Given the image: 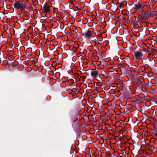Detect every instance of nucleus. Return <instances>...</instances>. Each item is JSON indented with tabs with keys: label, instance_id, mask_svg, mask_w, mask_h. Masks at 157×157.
<instances>
[{
	"label": "nucleus",
	"instance_id": "13",
	"mask_svg": "<svg viewBox=\"0 0 157 157\" xmlns=\"http://www.w3.org/2000/svg\"><path fill=\"white\" fill-rule=\"evenodd\" d=\"M101 111H100L99 113H98L96 114V115H98H98H100V116H101Z\"/></svg>",
	"mask_w": 157,
	"mask_h": 157
},
{
	"label": "nucleus",
	"instance_id": "59",
	"mask_svg": "<svg viewBox=\"0 0 157 157\" xmlns=\"http://www.w3.org/2000/svg\"><path fill=\"white\" fill-rule=\"evenodd\" d=\"M77 31H78V30H77V31H76V32H77Z\"/></svg>",
	"mask_w": 157,
	"mask_h": 157
},
{
	"label": "nucleus",
	"instance_id": "60",
	"mask_svg": "<svg viewBox=\"0 0 157 157\" xmlns=\"http://www.w3.org/2000/svg\"><path fill=\"white\" fill-rule=\"evenodd\" d=\"M77 31H78V30H77V31H76V32H77Z\"/></svg>",
	"mask_w": 157,
	"mask_h": 157
},
{
	"label": "nucleus",
	"instance_id": "30",
	"mask_svg": "<svg viewBox=\"0 0 157 157\" xmlns=\"http://www.w3.org/2000/svg\"><path fill=\"white\" fill-rule=\"evenodd\" d=\"M121 114H119L118 115L117 117L119 116H121Z\"/></svg>",
	"mask_w": 157,
	"mask_h": 157
},
{
	"label": "nucleus",
	"instance_id": "49",
	"mask_svg": "<svg viewBox=\"0 0 157 157\" xmlns=\"http://www.w3.org/2000/svg\"><path fill=\"white\" fill-rule=\"evenodd\" d=\"M134 22H137V21H136V20H135V21H134Z\"/></svg>",
	"mask_w": 157,
	"mask_h": 157
},
{
	"label": "nucleus",
	"instance_id": "17",
	"mask_svg": "<svg viewBox=\"0 0 157 157\" xmlns=\"http://www.w3.org/2000/svg\"><path fill=\"white\" fill-rule=\"evenodd\" d=\"M142 31H144L145 32H146V29H145L143 28V29L142 30Z\"/></svg>",
	"mask_w": 157,
	"mask_h": 157
},
{
	"label": "nucleus",
	"instance_id": "34",
	"mask_svg": "<svg viewBox=\"0 0 157 157\" xmlns=\"http://www.w3.org/2000/svg\"><path fill=\"white\" fill-rule=\"evenodd\" d=\"M144 85L145 86H147V84L146 83H144Z\"/></svg>",
	"mask_w": 157,
	"mask_h": 157
},
{
	"label": "nucleus",
	"instance_id": "47",
	"mask_svg": "<svg viewBox=\"0 0 157 157\" xmlns=\"http://www.w3.org/2000/svg\"><path fill=\"white\" fill-rule=\"evenodd\" d=\"M58 3L59 5L60 4H59V1L58 2Z\"/></svg>",
	"mask_w": 157,
	"mask_h": 157
},
{
	"label": "nucleus",
	"instance_id": "61",
	"mask_svg": "<svg viewBox=\"0 0 157 157\" xmlns=\"http://www.w3.org/2000/svg\"><path fill=\"white\" fill-rule=\"evenodd\" d=\"M101 3L102 4V1H101Z\"/></svg>",
	"mask_w": 157,
	"mask_h": 157
},
{
	"label": "nucleus",
	"instance_id": "23",
	"mask_svg": "<svg viewBox=\"0 0 157 157\" xmlns=\"http://www.w3.org/2000/svg\"><path fill=\"white\" fill-rule=\"evenodd\" d=\"M154 117V116H153V115H152V116H151L150 117H151V118H153Z\"/></svg>",
	"mask_w": 157,
	"mask_h": 157
},
{
	"label": "nucleus",
	"instance_id": "20",
	"mask_svg": "<svg viewBox=\"0 0 157 157\" xmlns=\"http://www.w3.org/2000/svg\"><path fill=\"white\" fill-rule=\"evenodd\" d=\"M151 11L152 12H154V13H155L156 12L155 11H154L153 10L151 9Z\"/></svg>",
	"mask_w": 157,
	"mask_h": 157
},
{
	"label": "nucleus",
	"instance_id": "41",
	"mask_svg": "<svg viewBox=\"0 0 157 157\" xmlns=\"http://www.w3.org/2000/svg\"><path fill=\"white\" fill-rule=\"evenodd\" d=\"M95 119H94V121H96V120L95 119Z\"/></svg>",
	"mask_w": 157,
	"mask_h": 157
},
{
	"label": "nucleus",
	"instance_id": "15",
	"mask_svg": "<svg viewBox=\"0 0 157 157\" xmlns=\"http://www.w3.org/2000/svg\"><path fill=\"white\" fill-rule=\"evenodd\" d=\"M48 50H49V51H52V50L49 47L47 49V51L48 52Z\"/></svg>",
	"mask_w": 157,
	"mask_h": 157
},
{
	"label": "nucleus",
	"instance_id": "29",
	"mask_svg": "<svg viewBox=\"0 0 157 157\" xmlns=\"http://www.w3.org/2000/svg\"><path fill=\"white\" fill-rule=\"evenodd\" d=\"M121 125H122V124H121V123L120 124V125H119V127H121Z\"/></svg>",
	"mask_w": 157,
	"mask_h": 157
},
{
	"label": "nucleus",
	"instance_id": "7",
	"mask_svg": "<svg viewBox=\"0 0 157 157\" xmlns=\"http://www.w3.org/2000/svg\"><path fill=\"white\" fill-rule=\"evenodd\" d=\"M20 9L21 10V15H22V16H24L23 14L22 13L23 12V10H24V8L23 7V5L21 4V6L20 8H19V9Z\"/></svg>",
	"mask_w": 157,
	"mask_h": 157
},
{
	"label": "nucleus",
	"instance_id": "31",
	"mask_svg": "<svg viewBox=\"0 0 157 157\" xmlns=\"http://www.w3.org/2000/svg\"><path fill=\"white\" fill-rule=\"evenodd\" d=\"M116 7L117 9H118V6H117V4L116 5Z\"/></svg>",
	"mask_w": 157,
	"mask_h": 157
},
{
	"label": "nucleus",
	"instance_id": "9",
	"mask_svg": "<svg viewBox=\"0 0 157 157\" xmlns=\"http://www.w3.org/2000/svg\"><path fill=\"white\" fill-rule=\"evenodd\" d=\"M13 67V63H12L11 64H10L9 66V68H12Z\"/></svg>",
	"mask_w": 157,
	"mask_h": 157
},
{
	"label": "nucleus",
	"instance_id": "45",
	"mask_svg": "<svg viewBox=\"0 0 157 157\" xmlns=\"http://www.w3.org/2000/svg\"><path fill=\"white\" fill-rule=\"evenodd\" d=\"M90 115L91 116H93V115H91V114H90Z\"/></svg>",
	"mask_w": 157,
	"mask_h": 157
},
{
	"label": "nucleus",
	"instance_id": "43",
	"mask_svg": "<svg viewBox=\"0 0 157 157\" xmlns=\"http://www.w3.org/2000/svg\"><path fill=\"white\" fill-rule=\"evenodd\" d=\"M154 120L156 122H157V120H156L155 119H154Z\"/></svg>",
	"mask_w": 157,
	"mask_h": 157
},
{
	"label": "nucleus",
	"instance_id": "4",
	"mask_svg": "<svg viewBox=\"0 0 157 157\" xmlns=\"http://www.w3.org/2000/svg\"><path fill=\"white\" fill-rule=\"evenodd\" d=\"M21 5V4L20 1L17 2L13 4L14 8L17 10L19 9Z\"/></svg>",
	"mask_w": 157,
	"mask_h": 157
},
{
	"label": "nucleus",
	"instance_id": "52",
	"mask_svg": "<svg viewBox=\"0 0 157 157\" xmlns=\"http://www.w3.org/2000/svg\"><path fill=\"white\" fill-rule=\"evenodd\" d=\"M5 5H6V1L5 2Z\"/></svg>",
	"mask_w": 157,
	"mask_h": 157
},
{
	"label": "nucleus",
	"instance_id": "40",
	"mask_svg": "<svg viewBox=\"0 0 157 157\" xmlns=\"http://www.w3.org/2000/svg\"><path fill=\"white\" fill-rule=\"evenodd\" d=\"M153 47L154 48H156V47H155V46H154V45H153Z\"/></svg>",
	"mask_w": 157,
	"mask_h": 157
},
{
	"label": "nucleus",
	"instance_id": "8",
	"mask_svg": "<svg viewBox=\"0 0 157 157\" xmlns=\"http://www.w3.org/2000/svg\"><path fill=\"white\" fill-rule=\"evenodd\" d=\"M147 15L148 17H150V16L152 15L153 14L151 13L150 11H148L147 12Z\"/></svg>",
	"mask_w": 157,
	"mask_h": 157
},
{
	"label": "nucleus",
	"instance_id": "33",
	"mask_svg": "<svg viewBox=\"0 0 157 157\" xmlns=\"http://www.w3.org/2000/svg\"><path fill=\"white\" fill-rule=\"evenodd\" d=\"M153 125H154V127H155V123H153L152 124Z\"/></svg>",
	"mask_w": 157,
	"mask_h": 157
},
{
	"label": "nucleus",
	"instance_id": "18",
	"mask_svg": "<svg viewBox=\"0 0 157 157\" xmlns=\"http://www.w3.org/2000/svg\"><path fill=\"white\" fill-rule=\"evenodd\" d=\"M45 6H44L42 7L41 8V9L44 10V8L45 7Z\"/></svg>",
	"mask_w": 157,
	"mask_h": 157
},
{
	"label": "nucleus",
	"instance_id": "44",
	"mask_svg": "<svg viewBox=\"0 0 157 157\" xmlns=\"http://www.w3.org/2000/svg\"><path fill=\"white\" fill-rule=\"evenodd\" d=\"M80 3V2H78V4H79V3Z\"/></svg>",
	"mask_w": 157,
	"mask_h": 157
},
{
	"label": "nucleus",
	"instance_id": "12",
	"mask_svg": "<svg viewBox=\"0 0 157 157\" xmlns=\"http://www.w3.org/2000/svg\"><path fill=\"white\" fill-rule=\"evenodd\" d=\"M104 105V104L102 103V102L101 101V105H99L98 106H99V107L100 106V107H101L102 105Z\"/></svg>",
	"mask_w": 157,
	"mask_h": 157
},
{
	"label": "nucleus",
	"instance_id": "53",
	"mask_svg": "<svg viewBox=\"0 0 157 157\" xmlns=\"http://www.w3.org/2000/svg\"><path fill=\"white\" fill-rule=\"evenodd\" d=\"M3 14H5V13H4V12H3Z\"/></svg>",
	"mask_w": 157,
	"mask_h": 157
},
{
	"label": "nucleus",
	"instance_id": "35",
	"mask_svg": "<svg viewBox=\"0 0 157 157\" xmlns=\"http://www.w3.org/2000/svg\"><path fill=\"white\" fill-rule=\"evenodd\" d=\"M145 13V12L143 11V12H142V14H143L144 13Z\"/></svg>",
	"mask_w": 157,
	"mask_h": 157
},
{
	"label": "nucleus",
	"instance_id": "6",
	"mask_svg": "<svg viewBox=\"0 0 157 157\" xmlns=\"http://www.w3.org/2000/svg\"><path fill=\"white\" fill-rule=\"evenodd\" d=\"M50 6H45L44 10V13L48 12V13H49L50 12Z\"/></svg>",
	"mask_w": 157,
	"mask_h": 157
},
{
	"label": "nucleus",
	"instance_id": "62",
	"mask_svg": "<svg viewBox=\"0 0 157 157\" xmlns=\"http://www.w3.org/2000/svg\"><path fill=\"white\" fill-rule=\"evenodd\" d=\"M139 27L137 28V29H139Z\"/></svg>",
	"mask_w": 157,
	"mask_h": 157
},
{
	"label": "nucleus",
	"instance_id": "22",
	"mask_svg": "<svg viewBox=\"0 0 157 157\" xmlns=\"http://www.w3.org/2000/svg\"><path fill=\"white\" fill-rule=\"evenodd\" d=\"M53 45V43H52L51 42L50 45H48V46H49H49L50 45Z\"/></svg>",
	"mask_w": 157,
	"mask_h": 157
},
{
	"label": "nucleus",
	"instance_id": "56",
	"mask_svg": "<svg viewBox=\"0 0 157 157\" xmlns=\"http://www.w3.org/2000/svg\"><path fill=\"white\" fill-rule=\"evenodd\" d=\"M100 153L101 154V153H102L101 152H100Z\"/></svg>",
	"mask_w": 157,
	"mask_h": 157
},
{
	"label": "nucleus",
	"instance_id": "3",
	"mask_svg": "<svg viewBox=\"0 0 157 157\" xmlns=\"http://www.w3.org/2000/svg\"><path fill=\"white\" fill-rule=\"evenodd\" d=\"M90 33L91 31L87 29L86 31L84 33L83 36H85L87 39H89L91 37Z\"/></svg>",
	"mask_w": 157,
	"mask_h": 157
},
{
	"label": "nucleus",
	"instance_id": "24",
	"mask_svg": "<svg viewBox=\"0 0 157 157\" xmlns=\"http://www.w3.org/2000/svg\"><path fill=\"white\" fill-rule=\"evenodd\" d=\"M116 132H117V127L116 126V128L115 130Z\"/></svg>",
	"mask_w": 157,
	"mask_h": 157
},
{
	"label": "nucleus",
	"instance_id": "50",
	"mask_svg": "<svg viewBox=\"0 0 157 157\" xmlns=\"http://www.w3.org/2000/svg\"><path fill=\"white\" fill-rule=\"evenodd\" d=\"M134 22H137V21H136V20H135V21H134Z\"/></svg>",
	"mask_w": 157,
	"mask_h": 157
},
{
	"label": "nucleus",
	"instance_id": "48",
	"mask_svg": "<svg viewBox=\"0 0 157 157\" xmlns=\"http://www.w3.org/2000/svg\"><path fill=\"white\" fill-rule=\"evenodd\" d=\"M136 45L137 46H139V44H136Z\"/></svg>",
	"mask_w": 157,
	"mask_h": 157
},
{
	"label": "nucleus",
	"instance_id": "64",
	"mask_svg": "<svg viewBox=\"0 0 157 157\" xmlns=\"http://www.w3.org/2000/svg\"><path fill=\"white\" fill-rule=\"evenodd\" d=\"M121 151H123V150L121 149Z\"/></svg>",
	"mask_w": 157,
	"mask_h": 157
},
{
	"label": "nucleus",
	"instance_id": "1",
	"mask_svg": "<svg viewBox=\"0 0 157 157\" xmlns=\"http://www.w3.org/2000/svg\"><path fill=\"white\" fill-rule=\"evenodd\" d=\"M143 52L142 51L140 50L137 52H134L133 59H142L143 56Z\"/></svg>",
	"mask_w": 157,
	"mask_h": 157
},
{
	"label": "nucleus",
	"instance_id": "5",
	"mask_svg": "<svg viewBox=\"0 0 157 157\" xmlns=\"http://www.w3.org/2000/svg\"><path fill=\"white\" fill-rule=\"evenodd\" d=\"M92 72L90 73L91 75L95 77L98 75V72L97 70L96 69H92Z\"/></svg>",
	"mask_w": 157,
	"mask_h": 157
},
{
	"label": "nucleus",
	"instance_id": "54",
	"mask_svg": "<svg viewBox=\"0 0 157 157\" xmlns=\"http://www.w3.org/2000/svg\"><path fill=\"white\" fill-rule=\"evenodd\" d=\"M104 145V146H105V143L104 144V145Z\"/></svg>",
	"mask_w": 157,
	"mask_h": 157
},
{
	"label": "nucleus",
	"instance_id": "37",
	"mask_svg": "<svg viewBox=\"0 0 157 157\" xmlns=\"http://www.w3.org/2000/svg\"><path fill=\"white\" fill-rule=\"evenodd\" d=\"M145 22V23H149V22L148 21H147V22Z\"/></svg>",
	"mask_w": 157,
	"mask_h": 157
},
{
	"label": "nucleus",
	"instance_id": "46",
	"mask_svg": "<svg viewBox=\"0 0 157 157\" xmlns=\"http://www.w3.org/2000/svg\"><path fill=\"white\" fill-rule=\"evenodd\" d=\"M8 64V63H7L6 65H5V66L7 65Z\"/></svg>",
	"mask_w": 157,
	"mask_h": 157
},
{
	"label": "nucleus",
	"instance_id": "25",
	"mask_svg": "<svg viewBox=\"0 0 157 157\" xmlns=\"http://www.w3.org/2000/svg\"><path fill=\"white\" fill-rule=\"evenodd\" d=\"M26 59L27 60V61H29V59L28 58V57H26Z\"/></svg>",
	"mask_w": 157,
	"mask_h": 157
},
{
	"label": "nucleus",
	"instance_id": "63",
	"mask_svg": "<svg viewBox=\"0 0 157 157\" xmlns=\"http://www.w3.org/2000/svg\"><path fill=\"white\" fill-rule=\"evenodd\" d=\"M139 27L137 28V29H139Z\"/></svg>",
	"mask_w": 157,
	"mask_h": 157
},
{
	"label": "nucleus",
	"instance_id": "58",
	"mask_svg": "<svg viewBox=\"0 0 157 157\" xmlns=\"http://www.w3.org/2000/svg\"><path fill=\"white\" fill-rule=\"evenodd\" d=\"M77 31H78V30H77V31H76V32H77Z\"/></svg>",
	"mask_w": 157,
	"mask_h": 157
},
{
	"label": "nucleus",
	"instance_id": "55",
	"mask_svg": "<svg viewBox=\"0 0 157 157\" xmlns=\"http://www.w3.org/2000/svg\"><path fill=\"white\" fill-rule=\"evenodd\" d=\"M4 2H3V6H4Z\"/></svg>",
	"mask_w": 157,
	"mask_h": 157
},
{
	"label": "nucleus",
	"instance_id": "42",
	"mask_svg": "<svg viewBox=\"0 0 157 157\" xmlns=\"http://www.w3.org/2000/svg\"><path fill=\"white\" fill-rule=\"evenodd\" d=\"M95 119H94V121H96V120L95 119Z\"/></svg>",
	"mask_w": 157,
	"mask_h": 157
},
{
	"label": "nucleus",
	"instance_id": "39",
	"mask_svg": "<svg viewBox=\"0 0 157 157\" xmlns=\"http://www.w3.org/2000/svg\"><path fill=\"white\" fill-rule=\"evenodd\" d=\"M104 21V18L103 17V22Z\"/></svg>",
	"mask_w": 157,
	"mask_h": 157
},
{
	"label": "nucleus",
	"instance_id": "16",
	"mask_svg": "<svg viewBox=\"0 0 157 157\" xmlns=\"http://www.w3.org/2000/svg\"><path fill=\"white\" fill-rule=\"evenodd\" d=\"M23 5V7L24 8V10H25V9L26 8V6L24 5Z\"/></svg>",
	"mask_w": 157,
	"mask_h": 157
},
{
	"label": "nucleus",
	"instance_id": "51",
	"mask_svg": "<svg viewBox=\"0 0 157 157\" xmlns=\"http://www.w3.org/2000/svg\"><path fill=\"white\" fill-rule=\"evenodd\" d=\"M110 120H111V121H112V119H111V118H110Z\"/></svg>",
	"mask_w": 157,
	"mask_h": 157
},
{
	"label": "nucleus",
	"instance_id": "11",
	"mask_svg": "<svg viewBox=\"0 0 157 157\" xmlns=\"http://www.w3.org/2000/svg\"><path fill=\"white\" fill-rule=\"evenodd\" d=\"M70 36H74V35L71 32H70Z\"/></svg>",
	"mask_w": 157,
	"mask_h": 157
},
{
	"label": "nucleus",
	"instance_id": "26",
	"mask_svg": "<svg viewBox=\"0 0 157 157\" xmlns=\"http://www.w3.org/2000/svg\"><path fill=\"white\" fill-rule=\"evenodd\" d=\"M34 58H32L30 60L31 61H32L33 60H34Z\"/></svg>",
	"mask_w": 157,
	"mask_h": 157
},
{
	"label": "nucleus",
	"instance_id": "36",
	"mask_svg": "<svg viewBox=\"0 0 157 157\" xmlns=\"http://www.w3.org/2000/svg\"><path fill=\"white\" fill-rule=\"evenodd\" d=\"M94 103L91 104V105H92V106H94Z\"/></svg>",
	"mask_w": 157,
	"mask_h": 157
},
{
	"label": "nucleus",
	"instance_id": "28",
	"mask_svg": "<svg viewBox=\"0 0 157 157\" xmlns=\"http://www.w3.org/2000/svg\"><path fill=\"white\" fill-rule=\"evenodd\" d=\"M154 50H155V51H156V52H157V50H156V49H155V48H154Z\"/></svg>",
	"mask_w": 157,
	"mask_h": 157
},
{
	"label": "nucleus",
	"instance_id": "27",
	"mask_svg": "<svg viewBox=\"0 0 157 157\" xmlns=\"http://www.w3.org/2000/svg\"><path fill=\"white\" fill-rule=\"evenodd\" d=\"M113 114H116V112L114 110V113H113Z\"/></svg>",
	"mask_w": 157,
	"mask_h": 157
},
{
	"label": "nucleus",
	"instance_id": "19",
	"mask_svg": "<svg viewBox=\"0 0 157 157\" xmlns=\"http://www.w3.org/2000/svg\"><path fill=\"white\" fill-rule=\"evenodd\" d=\"M19 65L20 64L18 63L17 65H16L15 67H17L19 66Z\"/></svg>",
	"mask_w": 157,
	"mask_h": 157
},
{
	"label": "nucleus",
	"instance_id": "10",
	"mask_svg": "<svg viewBox=\"0 0 157 157\" xmlns=\"http://www.w3.org/2000/svg\"><path fill=\"white\" fill-rule=\"evenodd\" d=\"M124 6V5L123 4L120 3V6L121 8H123Z\"/></svg>",
	"mask_w": 157,
	"mask_h": 157
},
{
	"label": "nucleus",
	"instance_id": "2",
	"mask_svg": "<svg viewBox=\"0 0 157 157\" xmlns=\"http://www.w3.org/2000/svg\"><path fill=\"white\" fill-rule=\"evenodd\" d=\"M144 6V5L140 3L139 1H138L137 3L134 5V8L137 10H139V11H143V8Z\"/></svg>",
	"mask_w": 157,
	"mask_h": 157
},
{
	"label": "nucleus",
	"instance_id": "38",
	"mask_svg": "<svg viewBox=\"0 0 157 157\" xmlns=\"http://www.w3.org/2000/svg\"><path fill=\"white\" fill-rule=\"evenodd\" d=\"M134 4V3H133V4H131V6H133V5H134V4Z\"/></svg>",
	"mask_w": 157,
	"mask_h": 157
},
{
	"label": "nucleus",
	"instance_id": "57",
	"mask_svg": "<svg viewBox=\"0 0 157 157\" xmlns=\"http://www.w3.org/2000/svg\"><path fill=\"white\" fill-rule=\"evenodd\" d=\"M52 50H54V48L53 49H52Z\"/></svg>",
	"mask_w": 157,
	"mask_h": 157
},
{
	"label": "nucleus",
	"instance_id": "21",
	"mask_svg": "<svg viewBox=\"0 0 157 157\" xmlns=\"http://www.w3.org/2000/svg\"><path fill=\"white\" fill-rule=\"evenodd\" d=\"M20 59V58H18V59H17V60H16V61L18 62L17 60H19Z\"/></svg>",
	"mask_w": 157,
	"mask_h": 157
},
{
	"label": "nucleus",
	"instance_id": "32",
	"mask_svg": "<svg viewBox=\"0 0 157 157\" xmlns=\"http://www.w3.org/2000/svg\"><path fill=\"white\" fill-rule=\"evenodd\" d=\"M3 61L2 63V64L3 66H5V65L3 63Z\"/></svg>",
	"mask_w": 157,
	"mask_h": 157
},
{
	"label": "nucleus",
	"instance_id": "14",
	"mask_svg": "<svg viewBox=\"0 0 157 157\" xmlns=\"http://www.w3.org/2000/svg\"><path fill=\"white\" fill-rule=\"evenodd\" d=\"M94 34V32H91L90 35H91V37H92V36Z\"/></svg>",
	"mask_w": 157,
	"mask_h": 157
}]
</instances>
